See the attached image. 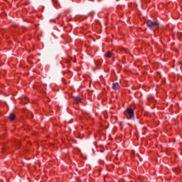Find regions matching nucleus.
<instances>
[{
  "label": "nucleus",
  "mask_w": 182,
  "mask_h": 182,
  "mask_svg": "<svg viewBox=\"0 0 182 182\" xmlns=\"http://www.w3.org/2000/svg\"><path fill=\"white\" fill-rule=\"evenodd\" d=\"M159 22H154L151 20H148L146 21V26H148V28H149L150 29H157V28H159Z\"/></svg>",
  "instance_id": "f257e3e1"
},
{
  "label": "nucleus",
  "mask_w": 182,
  "mask_h": 182,
  "mask_svg": "<svg viewBox=\"0 0 182 182\" xmlns=\"http://www.w3.org/2000/svg\"><path fill=\"white\" fill-rule=\"evenodd\" d=\"M125 115L127 119H134V111L132 108H127V112H125Z\"/></svg>",
  "instance_id": "f03ea898"
},
{
  "label": "nucleus",
  "mask_w": 182,
  "mask_h": 182,
  "mask_svg": "<svg viewBox=\"0 0 182 182\" xmlns=\"http://www.w3.org/2000/svg\"><path fill=\"white\" fill-rule=\"evenodd\" d=\"M119 86L120 85H119L118 82H114L112 84V89H113L114 90H116L119 89Z\"/></svg>",
  "instance_id": "7ed1b4c3"
},
{
  "label": "nucleus",
  "mask_w": 182,
  "mask_h": 182,
  "mask_svg": "<svg viewBox=\"0 0 182 182\" xmlns=\"http://www.w3.org/2000/svg\"><path fill=\"white\" fill-rule=\"evenodd\" d=\"M74 100L77 104L80 103V102L82 101V100L80 99V97H75Z\"/></svg>",
  "instance_id": "20e7f679"
},
{
  "label": "nucleus",
  "mask_w": 182,
  "mask_h": 182,
  "mask_svg": "<svg viewBox=\"0 0 182 182\" xmlns=\"http://www.w3.org/2000/svg\"><path fill=\"white\" fill-rule=\"evenodd\" d=\"M15 117H15V114H12V113L10 114L9 116V120H11V121H12V120H15Z\"/></svg>",
  "instance_id": "39448f33"
},
{
  "label": "nucleus",
  "mask_w": 182,
  "mask_h": 182,
  "mask_svg": "<svg viewBox=\"0 0 182 182\" xmlns=\"http://www.w3.org/2000/svg\"><path fill=\"white\" fill-rule=\"evenodd\" d=\"M105 56H106L107 58H112V53H110V52H107V53H105Z\"/></svg>",
  "instance_id": "423d86ee"
},
{
  "label": "nucleus",
  "mask_w": 182,
  "mask_h": 182,
  "mask_svg": "<svg viewBox=\"0 0 182 182\" xmlns=\"http://www.w3.org/2000/svg\"><path fill=\"white\" fill-rule=\"evenodd\" d=\"M30 117L31 119H33V114H31Z\"/></svg>",
  "instance_id": "0eeeda50"
},
{
  "label": "nucleus",
  "mask_w": 182,
  "mask_h": 182,
  "mask_svg": "<svg viewBox=\"0 0 182 182\" xmlns=\"http://www.w3.org/2000/svg\"><path fill=\"white\" fill-rule=\"evenodd\" d=\"M97 65H100V63H98V64Z\"/></svg>",
  "instance_id": "6e6552de"
}]
</instances>
